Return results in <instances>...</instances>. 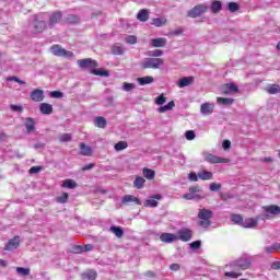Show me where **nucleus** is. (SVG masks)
I'll return each mask as SVG.
<instances>
[{"label": "nucleus", "instance_id": "3c124183", "mask_svg": "<svg viewBox=\"0 0 280 280\" xmlns=\"http://www.w3.org/2000/svg\"><path fill=\"white\" fill-rule=\"evenodd\" d=\"M92 73L94 74V75H101L102 78H108V75H110L109 73H108V71H106V70H104V71H102V70H92Z\"/></svg>", "mask_w": 280, "mask_h": 280}, {"label": "nucleus", "instance_id": "2f4dec72", "mask_svg": "<svg viewBox=\"0 0 280 280\" xmlns=\"http://www.w3.org/2000/svg\"><path fill=\"white\" fill-rule=\"evenodd\" d=\"M106 118L98 116L94 119V125L96 126V128H106Z\"/></svg>", "mask_w": 280, "mask_h": 280}, {"label": "nucleus", "instance_id": "6e6552de", "mask_svg": "<svg viewBox=\"0 0 280 280\" xmlns=\"http://www.w3.org/2000/svg\"><path fill=\"white\" fill-rule=\"evenodd\" d=\"M45 13H42L39 15H35V22H34V33L40 34L47 27V22H45Z\"/></svg>", "mask_w": 280, "mask_h": 280}, {"label": "nucleus", "instance_id": "4468645a", "mask_svg": "<svg viewBox=\"0 0 280 280\" xmlns=\"http://www.w3.org/2000/svg\"><path fill=\"white\" fill-rule=\"evenodd\" d=\"M215 109V104L213 103H202L200 106L201 115L209 116L213 115V110Z\"/></svg>", "mask_w": 280, "mask_h": 280}, {"label": "nucleus", "instance_id": "9d476101", "mask_svg": "<svg viewBox=\"0 0 280 280\" xmlns=\"http://www.w3.org/2000/svg\"><path fill=\"white\" fill-rule=\"evenodd\" d=\"M191 237H194V232L186 228L180 229L176 235V240H180L182 242H190Z\"/></svg>", "mask_w": 280, "mask_h": 280}, {"label": "nucleus", "instance_id": "6ab92c4d", "mask_svg": "<svg viewBox=\"0 0 280 280\" xmlns=\"http://www.w3.org/2000/svg\"><path fill=\"white\" fill-rule=\"evenodd\" d=\"M82 280H95L97 279V271L94 269L86 270L85 272L81 273Z\"/></svg>", "mask_w": 280, "mask_h": 280}, {"label": "nucleus", "instance_id": "9b49d317", "mask_svg": "<svg viewBox=\"0 0 280 280\" xmlns=\"http://www.w3.org/2000/svg\"><path fill=\"white\" fill-rule=\"evenodd\" d=\"M77 62L81 69H96L97 67V61L92 58L79 59Z\"/></svg>", "mask_w": 280, "mask_h": 280}, {"label": "nucleus", "instance_id": "dca6fc26", "mask_svg": "<svg viewBox=\"0 0 280 280\" xmlns=\"http://www.w3.org/2000/svg\"><path fill=\"white\" fill-rule=\"evenodd\" d=\"M122 205H141V200L132 195H125L121 198Z\"/></svg>", "mask_w": 280, "mask_h": 280}, {"label": "nucleus", "instance_id": "ea45409f", "mask_svg": "<svg viewBox=\"0 0 280 280\" xmlns=\"http://www.w3.org/2000/svg\"><path fill=\"white\" fill-rule=\"evenodd\" d=\"M267 92H268L270 95H277V93H280V86L277 85V84L269 85V86L267 88Z\"/></svg>", "mask_w": 280, "mask_h": 280}, {"label": "nucleus", "instance_id": "a878e982", "mask_svg": "<svg viewBox=\"0 0 280 280\" xmlns=\"http://www.w3.org/2000/svg\"><path fill=\"white\" fill-rule=\"evenodd\" d=\"M137 19H138V21H141V23H145V21H148V19H150V13L148 12V10L142 9L138 12Z\"/></svg>", "mask_w": 280, "mask_h": 280}, {"label": "nucleus", "instance_id": "0e129e2a", "mask_svg": "<svg viewBox=\"0 0 280 280\" xmlns=\"http://www.w3.org/2000/svg\"><path fill=\"white\" fill-rule=\"evenodd\" d=\"M43 170V166H32L30 168V174H38Z\"/></svg>", "mask_w": 280, "mask_h": 280}, {"label": "nucleus", "instance_id": "423d86ee", "mask_svg": "<svg viewBox=\"0 0 280 280\" xmlns=\"http://www.w3.org/2000/svg\"><path fill=\"white\" fill-rule=\"evenodd\" d=\"M50 51L54 56H58L59 58H68V60L73 58V52L62 48L60 45H54Z\"/></svg>", "mask_w": 280, "mask_h": 280}, {"label": "nucleus", "instance_id": "473e14b6", "mask_svg": "<svg viewBox=\"0 0 280 280\" xmlns=\"http://www.w3.org/2000/svg\"><path fill=\"white\" fill-rule=\"evenodd\" d=\"M144 186H145V178L136 177L133 182V187H136V189H143Z\"/></svg>", "mask_w": 280, "mask_h": 280}, {"label": "nucleus", "instance_id": "58836bf2", "mask_svg": "<svg viewBox=\"0 0 280 280\" xmlns=\"http://www.w3.org/2000/svg\"><path fill=\"white\" fill-rule=\"evenodd\" d=\"M231 221L234 224H238V226H242V224L244 222V218L241 214H232Z\"/></svg>", "mask_w": 280, "mask_h": 280}, {"label": "nucleus", "instance_id": "e433bc0d", "mask_svg": "<svg viewBox=\"0 0 280 280\" xmlns=\"http://www.w3.org/2000/svg\"><path fill=\"white\" fill-rule=\"evenodd\" d=\"M167 23V20L165 18H155L152 20V25L155 27H163Z\"/></svg>", "mask_w": 280, "mask_h": 280}, {"label": "nucleus", "instance_id": "412c9836", "mask_svg": "<svg viewBox=\"0 0 280 280\" xmlns=\"http://www.w3.org/2000/svg\"><path fill=\"white\" fill-rule=\"evenodd\" d=\"M39 110L42 115H51V113H54V106L49 103H42L39 105Z\"/></svg>", "mask_w": 280, "mask_h": 280}, {"label": "nucleus", "instance_id": "0eeeda50", "mask_svg": "<svg viewBox=\"0 0 280 280\" xmlns=\"http://www.w3.org/2000/svg\"><path fill=\"white\" fill-rule=\"evenodd\" d=\"M203 160L207 162V163H211L212 165H215L218 163H231V160L230 159H226V158H220L218 155H214L212 153H205L203 154Z\"/></svg>", "mask_w": 280, "mask_h": 280}, {"label": "nucleus", "instance_id": "c9c22d12", "mask_svg": "<svg viewBox=\"0 0 280 280\" xmlns=\"http://www.w3.org/2000/svg\"><path fill=\"white\" fill-rule=\"evenodd\" d=\"M176 104L174 103V101H171L168 104L158 108V113H167V110H172V108H174Z\"/></svg>", "mask_w": 280, "mask_h": 280}, {"label": "nucleus", "instance_id": "6e6d98bb", "mask_svg": "<svg viewBox=\"0 0 280 280\" xmlns=\"http://www.w3.org/2000/svg\"><path fill=\"white\" fill-rule=\"evenodd\" d=\"M222 189V185L218 183L210 184V191H220Z\"/></svg>", "mask_w": 280, "mask_h": 280}, {"label": "nucleus", "instance_id": "cd10ccee", "mask_svg": "<svg viewBox=\"0 0 280 280\" xmlns=\"http://www.w3.org/2000/svg\"><path fill=\"white\" fill-rule=\"evenodd\" d=\"M198 177L200 180H213V173L209 171H201L198 173Z\"/></svg>", "mask_w": 280, "mask_h": 280}, {"label": "nucleus", "instance_id": "5701e85b", "mask_svg": "<svg viewBox=\"0 0 280 280\" xmlns=\"http://www.w3.org/2000/svg\"><path fill=\"white\" fill-rule=\"evenodd\" d=\"M80 152L82 156H91L93 154V149L90 145H86L84 142H81Z\"/></svg>", "mask_w": 280, "mask_h": 280}, {"label": "nucleus", "instance_id": "e2e57ef3", "mask_svg": "<svg viewBox=\"0 0 280 280\" xmlns=\"http://www.w3.org/2000/svg\"><path fill=\"white\" fill-rule=\"evenodd\" d=\"M264 209H265V211H280V207L279 206H275V205L267 206Z\"/></svg>", "mask_w": 280, "mask_h": 280}, {"label": "nucleus", "instance_id": "ddd939ff", "mask_svg": "<svg viewBox=\"0 0 280 280\" xmlns=\"http://www.w3.org/2000/svg\"><path fill=\"white\" fill-rule=\"evenodd\" d=\"M162 198L161 195L151 196L143 202V206L154 209V207H159V200H162Z\"/></svg>", "mask_w": 280, "mask_h": 280}, {"label": "nucleus", "instance_id": "5fc2aeb1", "mask_svg": "<svg viewBox=\"0 0 280 280\" xmlns=\"http://www.w3.org/2000/svg\"><path fill=\"white\" fill-rule=\"evenodd\" d=\"M68 23H80V18L78 15H68L67 18Z\"/></svg>", "mask_w": 280, "mask_h": 280}, {"label": "nucleus", "instance_id": "f03ea898", "mask_svg": "<svg viewBox=\"0 0 280 280\" xmlns=\"http://www.w3.org/2000/svg\"><path fill=\"white\" fill-rule=\"evenodd\" d=\"M250 259L247 257H241L237 260H233L229 264V266L233 270H248L250 268Z\"/></svg>", "mask_w": 280, "mask_h": 280}, {"label": "nucleus", "instance_id": "1a4fd4ad", "mask_svg": "<svg viewBox=\"0 0 280 280\" xmlns=\"http://www.w3.org/2000/svg\"><path fill=\"white\" fill-rule=\"evenodd\" d=\"M208 8L205 4H198L191 10L188 11V16L190 19H198V16H202L205 12H207Z\"/></svg>", "mask_w": 280, "mask_h": 280}, {"label": "nucleus", "instance_id": "f257e3e1", "mask_svg": "<svg viewBox=\"0 0 280 280\" xmlns=\"http://www.w3.org/2000/svg\"><path fill=\"white\" fill-rule=\"evenodd\" d=\"M280 211H267L264 214H260L256 217V219L248 218L243 220L242 228L243 229H257V225L259 224V220H272L276 215H279Z\"/></svg>", "mask_w": 280, "mask_h": 280}, {"label": "nucleus", "instance_id": "79ce46f5", "mask_svg": "<svg viewBox=\"0 0 280 280\" xmlns=\"http://www.w3.org/2000/svg\"><path fill=\"white\" fill-rule=\"evenodd\" d=\"M128 148V142L126 141H119L118 143L115 144L114 149L116 152H121V150H126Z\"/></svg>", "mask_w": 280, "mask_h": 280}, {"label": "nucleus", "instance_id": "49530a36", "mask_svg": "<svg viewBox=\"0 0 280 280\" xmlns=\"http://www.w3.org/2000/svg\"><path fill=\"white\" fill-rule=\"evenodd\" d=\"M229 12H237V10H240V5H237V3L235 2H229L226 5Z\"/></svg>", "mask_w": 280, "mask_h": 280}, {"label": "nucleus", "instance_id": "de8ad7c7", "mask_svg": "<svg viewBox=\"0 0 280 280\" xmlns=\"http://www.w3.org/2000/svg\"><path fill=\"white\" fill-rule=\"evenodd\" d=\"M70 253H73L74 255H80V254L84 253L83 252V246H81V245H73L71 250H70Z\"/></svg>", "mask_w": 280, "mask_h": 280}, {"label": "nucleus", "instance_id": "72a5a7b5", "mask_svg": "<svg viewBox=\"0 0 280 280\" xmlns=\"http://www.w3.org/2000/svg\"><path fill=\"white\" fill-rule=\"evenodd\" d=\"M112 54H114V56H124V46L120 44L114 45L112 48Z\"/></svg>", "mask_w": 280, "mask_h": 280}, {"label": "nucleus", "instance_id": "7ed1b4c3", "mask_svg": "<svg viewBox=\"0 0 280 280\" xmlns=\"http://www.w3.org/2000/svg\"><path fill=\"white\" fill-rule=\"evenodd\" d=\"M183 198H185V200H202L205 195H202V189H200V187L192 186L187 194L183 195Z\"/></svg>", "mask_w": 280, "mask_h": 280}, {"label": "nucleus", "instance_id": "f704fd0d", "mask_svg": "<svg viewBox=\"0 0 280 280\" xmlns=\"http://www.w3.org/2000/svg\"><path fill=\"white\" fill-rule=\"evenodd\" d=\"M142 172H143L144 178H148V180H154V176H156V173H154L153 170L145 167L143 168Z\"/></svg>", "mask_w": 280, "mask_h": 280}, {"label": "nucleus", "instance_id": "f3484780", "mask_svg": "<svg viewBox=\"0 0 280 280\" xmlns=\"http://www.w3.org/2000/svg\"><path fill=\"white\" fill-rule=\"evenodd\" d=\"M31 100L33 102H43L45 100V92L40 89L33 90L31 92Z\"/></svg>", "mask_w": 280, "mask_h": 280}, {"label": "nucleus", "instance_id": "7c9ffc66", "mask_svg": "<svg viewBox=\"0 0 280 280\" xmlns=\"http://www.w3.org/2000/svg\"><path fill=\"white\" fill-rule=\"evenodd\" d=\"M234 100L233 98H224V97H218L217 104L220 106H231L233 105Z\"/></svg>", "mask_w": 280, "mask_h": 280}, {"label": "nucleus", "instance_id": "69168bd1", "mask_svg": "<svg viewBox=\"0 0 280 280\" xmlns=\"http://www.w3.org/2000/svg\"><path fill=\"white\" fill-rule=\"evenodd\" d=\"M223 150H231V141L230 140H224L222 143Z\"/></svg>", "mask_w": 280, "mask_h": 280}, {"label": "nucleus", "instance_id": "2eb2a0df", "mask_svg": "<svg viewBox=\"0 0 280 280\" xmlns=\"http://www.w3.org/2000/svg\"><path fill=\"white\" fill-rule=\"evenodd\" d=\"M60 21H62V12L57 11L54 12L50 16H49V21H48V27H54L55 25H57V23H60Z\"/></svg>", "mask_w": 280, "mask_h": 280}, {"label": "nucleus", "instance_id": "f8f14e48", "mask_svg": "<svg viewBox=\"0 0 280 280\" xmlns=\"http://www.w3.org/2000/svg\"><path fill=\"white\" fill-rule=\"evenodd\" d=\"M21 246V237L14 236L13 238L9 240L5 244L3 250H16Z\"/></svg>", "mask_w": 280, "mask_h": 280}, {"label": "nucleus", "instance_id": "393cba45", "mask_svg": "<svg viewBox=\"0 0 280 280\" xmlns=\"http://www.w3.org/2000/svg\"><path fill=\"white\" fill-rule=\"evenodd\" d=\"M109 231L112 233H114V235H116V237H118V240H121V237H124V228H121V226L112 225L109 228Z\"/></svg>", "mask_w": 280, "mask_h": 280}, {"label": "nucleus", "instance_id": "603ef678", "mask_svg": "<svg viewBox=\"0 0 280 280\" xmlns=\"http://www.w3.org/2000/svg\"><path fill=\"white\" fill-rule=\"evenodd\" d=\"M187 141H194L196 139V132L194 130H188L185 132Z\"/></svg>", "mask_w": 280, "mask_h": 280}, {"label": "nucleus", "instance_id": "b1692460", "mask_svg": "<svg viewBox=\"0 0 280 280\" xmlns=\"http://www.w3.org/2000/svg\"><path fill=\"white\" fill-rule=\"evenodd\" d=\"M194 82V77H184L179 79L177 85L179 89H185V86H189Z\"/></svg>", "mask_w": 280, "mask_h": 280}, {"label": "nucleus", "instance_id": "c756f323", "mask_svg": "<svg viewBox=\"0 0 280 280\" xmlns=\"http://www.w3.org/2000/svg\"><path fill=\"white\" fill-rule=\"evenodd\" d=\"M137 82L140 84V86H145V84H152L154 82L153 77H141L137 79Z\"/></svg>", "mask_w": 280, "mask_h": 280}, {"label": "nucleus", "instance_id": "338daca9", "mask_svg": "<svg viewBox=\"0 0 280 280\" xmlns=\"http://www.w3.org/2000/svg\"><path fill=\"white\" fill-rule=\"evenodd\" d=\"M93 244H86L83 246V253H89L90 250H93Z\"/></svg>", "mask_w": 280, "mask_h": 280}, {"label": "nucleus", "instance_id": "aec40b11", "mask_svg": "<svg viewBox=\"0 0 280 280\" xmlns=\"http://www.w3.org/2000/svg\"><path fill=\"white\" fill-rule=\"evenodd\" d=\"M222 92L225 95H231V93H237V85H235V83H228L223 85Z\"/></svg>", "mask_w": 280, "mask_h": 280}, {"label": "nucleus", "instance_id": "13d9d810", "mask_svg": "<svg viewBox=\"0 0 280 280\" xmlns=\"http://www.w3.org/2000/svg\"><path fill=\"white\" fill-rule=\"evenodd\" d=\"M149 56H152L153 58H161L163 56V50L155 49L149 54Z\"/></svg>", "mask_w": 280, "mask_h": 280}, {"label": "nucleus", "instance_id": "c03bdc74", "mask_svg": "<svg viewBox=\"0 0 280 280\" xmlns=\"http://www.w3.org/2000/svg\"><path fill=\"white\" fill-rule=\"evenodd\" d=\"M67 200H69V194H67V192H63L62 195H60L56 198V202H59V205H65V202H67Z\"/></svg>", "mask_w": 280, "mask_h": 280}, {"label": "nucleus", "instance_id": "052dcab7", "mask_svg": "<svg viewBox=\"0 0 280 280\" xmlns=\"http://www.w3.org/2000/svg\"><path fill=\"white\" fill-rule=\"evenodd\" d=\"M63 93L60 91H52L50 92V97H55L56 100H60V97H63Z\"/></svg>", "mask_w": 280, "mask_h": 280}, {"label": "nucleus", "instance_id": "c85d7f7f", "mask_svg": "<svg viewBox=\"0 0 280 280\" xmlns=\"http://www.w3.org/2000/svg\"><path fill=\"white\" fill-rule=\"evenodd\" d=\"M61 187L63 189H75L78 187V183H75V180H73V179H66L61 184Z\"/></svg>", "mask_w": 280, "mask_h": 280}, {"label": "nucleus", "instance_id": "864d4df0", "mask_svg": "<svg viewBox=\"0 0 280 280\" xmlns=\"http://www.w3.org/2000/svg\"><path fill=\"white\" fill-rule=\"evenodd\" d=\"M225 277L230 279H237V277H242V273H237L235 271H226Z\"/></svg>", "mask_w": 280, "mask_h": 280}, {"label": "nucleus", "instance_id": "bf43d9fd", "mask_svg": "<svg viewBox=\"0 0 280 280\" xmlns=\"http://www.w3.org/2000/svg\"><path fill=\"white\" fill-rule=\"evenodd\" d=\"M198 178H200V177L198 176V174H196V173H194V172H191V173L188 174V179H189L191 183H198Z\"/></svg>", "mask_w": 280, "mask_h": 280}, {"label": "nucleus", "instance_id": "a211bd4d", "mask_svg": "<svg viewBox=\"0 0 280 280\" xmlns=\"http://www.w3.org/2000/svg\"><path fill=\"white\" fill-rule=\"evenodd\" d=\"M160 240L164 244H172V242H176V234L164 232L160 235Z\"/></svg>", "mask_w": 280, "mask_h": 280}, {"label": "nucleus", "instance_id": "774afa93", "mask_svg": "<svg viewBox=\"0 0 280 280\" xmlns=\"http://www.w3.org/2000/svg\"><path fill=\"white\" fill-rule=\"evenodd\" d=\"M271 269L272 270H280V261H273L271 264Z\"/></svg>", "mask_w": 280, "mask_h": 280}, {"label": "nucleus", "instance_id": "bb28decb", "mask_svg": "<svg viewBox=\"0 0 280 280\" xmlns=\"http://www.w3.org/2000/svg\"><path fill=\"white\" fill-rule=\"evenodd\" d=\"M35 126H36V122L34 121V118L27 117V118H26V121H25L26 131H27L28 133H30V132H34Z\"/></svg>", "mask_w": 280, "mask_h": 280}, {"label": "nucleus", "instance_id": "4c0bfd02", "mask_svg": "<svg viewBox=\"0 0 280 280\" xmlns=\"http://www.w3.org/2000/svg\"><path fill=\"white\" fill-rule=\"evenodd\" d=\"M211 10L213 14H218V12L222 10V2H220L219 0H214L211 4Z\"/></svg>", "mask_w": 280, "mask_h": 280}, {"label": "nucleus", "instance_id": "a18cd8bd", "mask_svg": "<svg viewBox=\"0 0 280 280\" xmlns=\"http://www.w3.org/2000/svg\"><path fill=\"white\" fill-rule=\"evenodd\" d=\"M72 139V136L71 133H62L60 137H59V141L61 143H69V141H71Z\"/></svg>", "mask_w": 280, "mask_h": 280}, {"label": "nucleus", "instance_id": "a19ab883", "mask_svg": "<svg viewBox=\"0 0 280 280\" xmlns=\"http://www.w3.org/2000/svg\"><path fill=\"white\" fill-rule=\"evenodd\" d=\"M30 272V268L16 267V273L20 275V277H28Z\"/></svg>", "mask_w": 280, "mask_h": 280}, {"label": "nucleus", "instance_id": "8fccbe9b", "mask_svg": "<svg viewBox=\"0 0 280 280\" xmlns=\"http://www.w3.org/2000/svg\"><path fill=\"white\" fill-rule=\"evenodd\" d=\"M132 89H136L135 83H128V82L122 83V91H126L127 93H129V91H132Z\"/></svg>", "mask_w": 280, "mask_h": 280}, {"label": "nucleus", "instance_id": "4d7b16f0", "mask_svg": "<svg viewBox=\"0 0 280 280\" xmlns=\"http://www.w3.org/2000/svg\"><path fill=\"white\" fill-rule=\"evenodd\" d=\"M126 43L129 45H137V36L129 35L126 37Z\"/></svg>", "mask_w": 280, "mask_h": 280}, {"label": "nucleus", "instance_id": "20e7f679", "mask_svg": "<svg viewBox=\"0 0 280 280\" xmlns=\"http://www.w3.org/2000/svg\"><path fill=\"white\" fill-rule=\"evenodd\" d=\"M198 218L200 220L198 225L202 226V229H208V226H211V218H213V211H199Z\"/></svg>", "mask_w": 280, "mask_h": 280}, {"label": "nucleus", "instance_id": "09e8293b", "mask_svg": "<svg viewBox=\"0 0 280 280\" xmlns=\"http://www.w3.org/2000/svg\"><path fill=\"white\" fill-rule=\"evenodd\" d=\"M165 102H167V97H165L164 94H161L160 96H158V97L155 98V104H156L158 106H163V104H165Z\"/></svg>", "mask_w": 280, "mask_h": 280}, {"label": "nucleus", "instance_id": "680f3d73", "mask_svg": "<svg viewBox=\"0 0 280 280\" xmlns=\"http://www.w3.org/2000/svg\"><path fill=\"white\" fill-rule=\"evenodd\" d=\"M9 82H16L18 84H22V85H25V81L19 79V77H10L8 79Z\"/></svg>", "mask_w": 280, "mask_h": 280}, {"label": "nucleus", "instance_id": "39448f33", "mask_svg": "<svg viewBox=\"0 0 280 280\" xmlns=\"http://www.w3.org/2000/svg\"><path fill=\"white\" fill-rule=\"evenodd\" d=\"M164 60L161 58H147L142 62L143 69H161L164 65Z\"/></svg>", "mask_w": 280, "mask_h": 280}, {"label": "nucleus", "instance_id": "4be33fe9", "mask_svg": "<svg viewBox=\"0 0 280 280\" xmlns=\"http://www.w3.org/2000/svg\"><path fill=\"white\" fill-rule=\"evenodd\" d=\"M165 45H167V38L165 37L151 39V47H165Z\"/></svg>", "mask_w": 280, "mask_h": 280}, {"label": "nucleus", "instance_id": "37998d69", "mask_svg": "<svg viewBox=\"0 0 280 280\" xmlns=\"http://www.w3.org/2000/svg\"><path fill=\"white\" fill-rule=\"evenodd\" d=\"M201 247L202 241L200 240L194 241L192 243L189 244V248H191V250H200Z\"/></svg>", "mask_w": 280, "mask_h": 280}]
</instances>
